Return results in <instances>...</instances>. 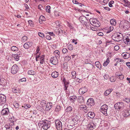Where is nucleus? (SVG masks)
I'll list each match as a JSON object with an SVG mask.
<instances>
[{"mask_svg": "<svg viewBox=\"0 0 130 130\" xmlns=\"http://www.w3.org/2000/svg\"><path fill=\"white\" fill-rule=\"evenodd\" d=\"M62 51L64 54H67L68 53V50L66 48H63Z\"/></svg>", "mask_w": 130, "mask_h": 130, "instance_id": "864d4df0", "label": "nucleus"}, {"mask_svg": "<svg viewBox=\"0 0 130 130\" xmlns=\"http://www.w3.org/2000/svg\"><path fill=\"white\" fill-rule=\"evenodd\" d=\"M114 48L116 51H117L119 48V46L118 45H116L114 47Z\"/></svg>", "mask_w": 130, "mask_h": 130, "instance_id": "052dcab7", "label": "nucleus"}, {"mask_svg": "<svg viewBox=\"0 0 130 130\" xmlns=\"http://www.w3.org/2000/svg\"><path fill=\"white\" fill-rule=\"evenodd\" d=\"M26 79L25 78H23L20 79L19 80V82H23L26 81Z\"/></svg>", "mask_w": 130, "mask_h": 130, "instance_id": "680f3d73", "label": "nucleus"}, {"mask_svg": "<svg viewBox=\"0 0 130 130\" xmlns=\"http://www.w3.org/2000/svg\"><path fill=\"white\" fill-rule=\"evenodd\" d=\"M68 48L70 50H73V47L72 45L70 44L68 46Z\"/></svg>", "mask_w": 130, "mask_h": 130, "instance_id": "3c124183", "label": "nucleus"}, {"mask_svg": "<svg viewBox=\"0 0 130 130\" xmlns=\"http://www.w3.org/2000/svg\"><path fill=\"white\" fill-rule=\"evenodd\" d=\"M71 56H67L65 57L64 59L66 61H69L71 59Z\"/></svg>", "mask_w": 130, "mask_h": 130, "instance_id": "ea45409f", "label": "nucleus"}, {"mask_svg": "<svg viewBox=\"0 0 130 130\" xmlns=\"http://www.w3.org/2000/svg\"><path fill=\"white\" fill-rule=\"evenodd\" d=\"M112 90L113 89H112L106 90L104 92V95L105 96L108 95Z\"/></svg>", "mask_w": 130, "mask_h": 130, "instance_id": "c85d7f7f", "label": "nucleus"}, {"mask_svg": "<svg viewBox=\"0 0 130 130\" xmlns=\"http://www.w3.org/2000/svg\"><path fill=\"white\" fill-rule=\"evenodd\" d=\"M95 64L96 66L99 69H101L102 68L101 66L99 61H96L95 62Z\"/></svg>", "mask_w": 130, "mask_h": 130, "instance_id": "2f4dec72", "label": "nucleus"}, {"mask_svg": "<svg viewBox=\"0 0 130 130\" xmlns=\"http://www.w3.org/2000/svg\"><path fill=\"white\" fill-rule=\"evenodd\" d=\"M71 74L72 76V78H75L76 75V73L75 71H73L72 72Z\"/></svg>", "mask_w": 130, "mask_h": 130, "instance_id": "49530a36", "label": "nucleus"}, {"mask_svg": "<svg viewBox=\"0 0 130 130\" xmlns=\"http://www.w3.org/2000/svg\"><path fill=\"white\" fill-rule=\"evenodd\" d=\"M46 104V102L45 100H41L40 102V104L42 107H43L45 106V105Z\"/></svg>", "mask_w": 130, "mask_h": 130, "instance_id": "7c9ffc66", "label": "nucleus"}, {"mask_svg": "<svg viewBox=\"0 0 130 130\" xmlns=\"http://www.w3.org/2000/svg\"><path fill=\"white\" fill-rule=\"evenodd\" d=\"M39 36L42 38H43L44 37V34L42 33L41 32H39L38 33Z\"/></svg>", "mask_w": 130, "mask_h": 130, "instance_id": "4d7b16f0", "label": "nucleus"}, {"mask_svg": "<svg viewBox=\"0 0 130 130\" xmlns=\"http://www.w3.org/2000/svg\"><path fill=\"white\" fill-rule=\"evenodd\" d=\"M124 104L122 102H118L115 105V107L117 109H122L124 107Z\"/></svg>", "mask_w": 130, "mask_h": 130, "instance_id": "423d86ee", "label": "nucleus"}, {"mask_svg": "<svg viewBox=\"0 0 130 130\" xmlns=\"http://www.w3.org/2000/svg\"><path fill=\"white\" fill-rule=\"evenodd\" d=\"M97 34L98 35L100 36H102L103 35V34L101 32L97 33Z\"/></svg>", "mask_w": 130, "mask_h": 130, "instance_id": "0e129e2a", "label": "nucleus"}, {"mask_svg": "<svg viewBox=\"0 0 130 130\" xmlns=\"http://www.w3.org/2000/svg\"><path fill=\"white\" fill-rule=\"evenodd\" d=\"M122 36V35L116 34L113 35L111 37L112 39L115 41H120Z\"/></svg>", "mask_w": 130, "mask_h": 130, "instance_id": "20e7f679", "label": "nucleus"}, {"mask_svg": "<svg viewBox=\"0 0 130 130\" xmlns=\"http://www.w3.org/2000/svg\"><path fill=\"white\" fill-rule=\"evenodd\" d=\"M110 80L111 82H115L116 80V79L115 77L112 76L110 78Z\"/></svg>", "mask_w": 130, "mask_h": 130, "instance_id": "58836bf2", "label": "nucleus"}, {"mask_svg": "<svg viewBox=\"0 0 130 130\" xmlns=\"http://www.w3.org/2000/svg\"><path fill=\"white\" fill-rule=\"evenodd\" d=\"M122 56L124 58L127 59L130 56V55L128 53H123L122 54Z\"/></svg>", "mask_w": 130, "mask_h": 130, "instance_id": "4be33fe9", "label": "nucleus"}, {"mask_svg": "<svg viewBox=\"0 0 130 130\" xmlns=\"http://www.w3.org/2000/svg\"><path fill=\"white\" fill-rule=\"evenodd\" d=\"M87 91V88L85 87L80 89L79 90V92L80 94H83L86 92Z\"/></svg>", "mask_w": 130, "mask_h": 130, "instance_id": "6ab92c4d", "label": "nucleus"}, {"mask_svg": "<svg viewBox=\"0 0 130 130\" xmlns=\"http://www.w3.org/2000/svg\"><path fill=\"white\" fill-rule=\"evenodd\" d=\"M104 79L106 80L108 79L109 77L108 75L106 74H105L104 75Z\"/></svg>", "mask_w": 130, "mask_h": 130, "instance_id": "13d9d810", "label": "nucleus"}, {"mask_svg": "<svg viewBox=\"0 0 130 130\" xmlns=\"http://www.w3.org/2000/svg\"><path fill=\"white\" fill-rule=\"evenodd\" d=\"M72 109V108L70 106L68 107L66 110L65 114L66 115L68 116V117H69L70 115L69 114L70 113Z\"/></svg>", "mask_w": 130, "mask_h": 130, "instance_id": "2eb2a0df", "label": "nucleus"}, {"mask_svg": "<svg viewBox=\"0 0 130 130\" xmlns=\"http://www.w3.org/2000/svg\"><path fill=\"white\" fill-rule=\"evenodd\" d=\"M123 116L125 117H127L130 115V109H127L125 110H124L123 113Z\"/></svg>", "mask_w": 130, "mask_h": 130, "instance_id": "a211bd4d", "label": "nucleus"}, {"mask_svg": "<svg viewBox=\"0 0 130 130\" xmlns=\"http://www.w3.org/2000/svg\"><path fill=\"white\" fill-rule=\"evenodd\" d=\"M11 50L13 51H17L18 50V49L16 46H13L11 47Z\"/></svg>", "mask_w": 130, "mask_h": 130, "instance_id": "e433bc0d", "label": "nucleus"}, {"mask_svg": "<svg viewBox=\"0 0 130 130\" xmlns=\"http://www.w3.org/2000/svg\"><path fill=\"white\" fill-rule=\"evenodd\" d=\"M69 98L71 101L73 102H74L77 99V97L75 96H70Z\"/></svg>", "mask_w": 130, "mask_h": 130, "instance_id": "b1692460", "label": "nucleus"}, {"mask_svg": "<svg viewBox=\"0 0 130 130\" xmlns=\"http://www.w3.org/2000/svg\"><path fill=\"white\" fill-rule=\"evenodd\" d=\"M77 99L78 102L80 103H83L84 101L83 97L81 96H79Z\"/></svg>", "mask_w": 130, "mask_h": 130, "instance_id": "5701e85b", "label": "nucleus"}, {"mask_svg": "<svg viewBox=\"0 0 130 130\" xmlns=\"http://www.w3.org/2000/svg\"><path fill=\"white\" fill-rule=\"evenodd\" d=\"M50 62L53 64L56 65L58 63V60L56 57H52L50 59Z\"/></svg>", "mask_w": 130, "mask_h": 130, "instance_id": "9d476101", "label": "nucleus"}, {"mask_svg": "<svg viewBox=\"0 0 130 130\" xmlns=\"http://www.w3.org/2000/svg\"><path fill=\"white\" fill-rule=\"evenodd\" d=\"M40 50V49L39 47V46H37V47L36 49V54H37L38 53H39V52Z\"/></svg>", "mask_w": 130, "mask_h": 130, "instance_id": "e2e57ef3", "label": "nucleus"}, {"mask_svg": "<svg viewBox=\"0 0 130 130\" xmlns=\"http://www.w3.org/2000/svg\"><path fill=\"white\" fill-rule=\"evenodd\" d=\"M56 126L58 130H61L62 129V123L59 120H57L55 121Z\"/></svg>", "mask_w": 130, "mask_h": 130, "instance_id": "0eeeda50", "label": "nucleus"}, {"mask_svg": "<svg viewBox=\"0 0 130 130\" xmlns=\"http://www.w3.org/2000/svg\"><path fill=\"white\" fill-rule=\"evenodd\" d=\"M121 61L122 60L118 58H116L115 59V62L117 63H119L120 62H122Z\"/></svg>", "mask_w": 130, "mask_h": 130, "instance_id": "8fccbe9b", "label": "nucleus"}, {"mask_svg": "<svg viewBox=\"0 0 130 130\" xmlns=\"http://www.w3.org/2000/svg\"><path fill=\"white\" fill-rule=\"evenodd\" d=\"M12 57H13L16 61H18L19 59V56L17 54H13Z\"/></svg>", "mask_w": 130, "mask_h": 130, "instance_id": "f704fd0d", "label": "nucleus"}, {"mask_svg": "<svg viewBox=\"0 0 130 130\" xmlns=\"http://www.w3.org/2000/svg\"><path fill=\"white\" fill-rule=\"evenodd\" d=\"M107 106L106 105H104L101 107V111L105 115L107 116Z\"/></svg>", "mask_w": 130, "mask_h": 130, "instance_id": "39448f33", "label": "nucleus"}, {"mask_svg": "<svg viewBox=\"0 0 130 130\" xmlns=\"http://www.w3.org/2000/svg\"><path fill=\"white\" fill-rule=\"evenodd\" d=\"M79 19L81 23L85 25H86L89 22L88 20L84 16H82L80 17Z\"/></svg>", "mask_w": 130, "mask_h": 130, "instance_id": "7ed1b4c3", "label": "nucleus"}, {"mask_svg": "<svg viewBox=\"0 0 130 130\" xmlns=\"http://www.w3.org/2000/svg\"><path fill=\"white\" fill-rule=\"evenodd\" d=\"M53 106L52 103L51 102L47 103L45 107V110L47 111H49L51 109Z\"/></svg>", "mask_w": 130, "mask_h": 130, "instance_id": "f3484780", "label": "nucleus"}, {"mask_svg": "<svg viewBox=\"0 0 130 130\" xmlns=\"http://www.w3.org/2000/svg\"><path fill=\"white\" fill-rule=\"evenodd\" d=\"M27 37V36H24L22 38V40L23 42H25L26 41Z\"/></svg>", "mask_w": 130, "mask_h": 130, "instance_id": "603ef678", "label": "nucleus"}, {"mask_svg": "<svg viewBox=\"0 0 130 130\" xmlns=\"http://www.w3.org/2000/svg\"><path fill=\"white\" fill-rule=\"evenodd\" d=\"M55 55L56 56L58 57V56H59L60 52L58 51H55L54 53Z\"/></svg>", "mask_w": 130, "mask_h": 130, "instance_id": "a18cd8bd", "label": "nucleus"}, {"mask_svg": "<svg viewBox=\"0 0 130 130\" xmlns=\"http://www.w3.org/2000/svg\"><path fill=\"white\" fill-rule=\"evenodd\" d=\"M86 104L88 105L93 106L95 104L94 100L92 98H90L87 100Z\"/></svg>", "mask_w": 130, "mask_h": 130, "instance_id": "9b49d317", "label": "nucleus"}, {"mask_svg": "<svg viewBox=\"0 0 130 130\" xmlns=\"http://www.w3.org/2000/svg\"><path fill=\"white\" fill-rule=\"evenodd\" d=\"M9 113L8 108H5L3 109L1 113L2 115L5 116L8 115Z\"/></svg>", "mask_w": 130, "mask_h": 130, "instance_id": "dca6fc26", "label": "nucleus"}, {"mask_svg": "<svg viewBox=\"0 0 130 130\" xmlns=\"http://www.w3.org/2000/svg\"><path fill=\"white\" fill-rule=\"evenodd\" d=\"M6 96L2 94L0 95V102L2 104H4L6 101Z\"/></svg>", "mask_w": 130, "mask_h": 130, "instance_id": "4468645a", "label": "nucleus"}, {"mask_svg": "<svg viewBox=\"0 0 130 130\" xmlns=\"http://www.w3.org/2000/svg\"><path fill=\"white\" fill-rule=\"evenodd\" d=\"M128 24L125 21H124V23L123 24V27H125L126 28H127L128 26H127V25Z\"/></svg>", "mask_w": 130, "mask_h": 130, "instance_id": "c03bdc74", "label": "nucleus"}, {"mask_svg": "<svg viewBox=\"0 0 130 130\" xmlns=\"http://www.w3.org/2000/svg\"><path fill=\"white\" fill-rule=\"evenodd\" d=\"M95 114L93 112H89L88 113V116L90 118H93L95 116Z\"/></svg>", "mask_w": 130, "mask_h": 130, "instance_id": "cd10ccee", "label": "nucleus"}, {"mask_svg": "<svg viewBox=\"0 0 130 130\" xmlns=\"http://www.w3.org/2000/svg\"><path fill=\"white\" fill-rule=\"evenodd\" d=\"M67 26L70 29H72L73 28L72 25L68 22H67Z\"/></svg>", "mask_w": 130, "mask_h": 130, "instance_id": "79ce46f5", "label": "nucleus"}, {"mask_svg": "<svg viewBox=\"0 0 130 130\" xmlns=\"http://www.w3.org/2000/svg\"><path fill=\"white\" fill-rule=\"evenodd\" d=\"M87 107L84 105H81L80 106L79 108L82 111H84V112L86 113L88 111V109Z\"/></svg>", "mask_w": 130, "mask_h": 130, "instance_id": "f8f14e48", "label": "nucleus"}, {"mask_svg": "<svg viewBox=\"0 0 130 130\" xmlns=\"http://www.w3.org/2000/svg\"><path fill=\"white\" fill-rule=\"evenodd\" d=\"M113 29V27L112 26H110L109 27V30H107L106 31V33H108L112 31Z\"/></svg>", "mask_w": 130, "mask_h": 130, "instance_id": "de8ad7c7", "label": "nucleus"}, {"mask_svg": "<svg viewBox=\"0 0 130 130\" xmlns=\"http://www.w3.org/2000/svg\"><path fill=\"white\" fill-rule=\"evenodd\" d=\"M18 66L16 64L13 65L12 67L11 70V73L13 74H16L18 71Z\"/></svg>", "mask_w": 130, "mask_h": 130, "instance_id": "1a4fd4ad", "label": "nucleus"}, {"mask_svg": "<svg viewBox=\"0 0 130 130\" xmlns=\"http://www.w3.org/2000/svg\"><path fill=\"white\" fill-rule=\"evenodd\" d=\"M45 55H42L40 57V63L41 64H43L45 62Z\"/></svg>", "mask_w": 130, "mask_h": 130, "instance_id": "a878e982", "label": "nucleus"}, {"mask_svg": "<svg viewBox=\"0 0 130 130\" xmlns=\"http://www.w3.org/2000/svg\"><path fill=\"white\" fill-rule=\"evenodd\" d=\"M124 78V76L123 74L121 75L120 77L118 78L120 80H122Z\"/></svg>", "mask_w": 130, "mask_h": 130, "instance_id": "774afa93", "label": "nucleus"}, {"mask_svg": "<svg viewBox=\"0 0 130 130\" xmlns=\"http://www.w3.org/2000/svg\"><path fill=\"white\" fill-rule=\"evenodd\" d=\"M123 100L125 101L127 103H128L130 102V99L128 98H124Z\"/></svg>", "mask_w": 130, "mask_h": 130, "instance_id": "6e6d98bb", "label": "nucleus"}, {"mask_svg": "<svg viewBox=\"0 0 130 130\" xmlns=\"http://www.w3.org/2000/svg\"><path fill=\"white\" fill-rule=\"evenodd\" d=\"M9 120L10 122L14 121H15L14 119V118L13 116H12L11 117H10L9 118Z\"/></svg>", "mask_w": 130, "mask_h": 130, "instance_id": "bf43d9fd", "label": "nucleus"}, {"mask_svg": "<svg viewBox=\"0 0 130 130\" xmlns=\"http://www.w3.org/2000/svg\"><path fill=\"white\" fill-rule=\"evenodd\" d=\"M39 21L40 23L42 22V21H44L45 20V18L42 15H41L39 18Z\"/></svg>", "mask_w": 130, "mask_h": 130, "instance_id": "c756f323", "label": "nucleus"}, {"mask_svg": "<svg viewBox=\"0 0 130 130\" xmlns=\"http://www.w3.org/2000/svg\"><path fill=\"white\" fill-rule=\"evenodd\" d=\"M85 126L87 127V129L90 130L93 128H94L95 127V126L94 125L93 123L88 124L87 126L85 125Z\"/></svg>", "mask_w": 130, "mask_h": 130, "instance_id": "aec40b11", "label": "nucleus"}, {"mask_svg": "<svg viewBox=\"0 0 130 130\" xmlns=\"http://www.w3.org/2000/svg\"><path fill=\"white\" fill-rule=\"evenodd\" d=\"M28 74L29 75H34L36 73L35 72L32 70H29L28 72Z\"/></svg>", "mask_w": 130, "mask_h": 130, "instance_id": "4c0bfd02", "label": "nucleus"}, {"mask_svg": "<svg viewBox=\"0 0 130 130\" xmlns=\"http://www.w3.org/2000/svg\"><path fill=\"white\" fill-rule=\"evenodd\" d=\"M32 45V42H28L24 44L23 47L27 49L31 47Z\"/></svg>", "mask_w": 130, "mask_h": 130, "instance_id": "ddd939ff", "label": "nucleus"}, {"mask_svg": "<svg viewBox=\"0 0 130 130\" xmlns=\"http://www.w3.org/2000/svg\"><path fill=\"white\" fill-rule=\"evenodd\" d=\"M12 91L13 92L15 93H20L21 92L20 90L16 87L13 88L12 89Z\"/></svg>", "mask_w": 130, "mask_h": 130, "instance_id": "412c9836", "label": "nucleus"}, {"mask_svg": "<svg viewBox=\"0 0 130 130\" xmlns=\"http://www.w3.org/2000/svg\"><path fill=\"white\" fill-rule=\"evenodd\" d=\"M6 130H12V127L9 125V124H7L5 126Z\"/></svg>", "mask_w": 130, "mask_h": 130, "instance_id": "473e14b6", "label": "nucleus"}, {"mask_svg": "<svg viewBox=\"0 0 130 130\" xmlns=\"http://www.w3.org/2000/svg\"><path fill=\"white\" fill-rule=\"evenodd\" d=\"M124 42L126 44H130V34L125 35L123 37Z\"/></svg>", "mask_w": 130, "mask_h": 130, "instance_id": "f03ea898", "label": "nucleus"}, {"mask_svg": "<svg viewBox=\"0 0 130 130\" xmlns=\"http://www.w3.org/2000/svg\"><path fill=\"white\" fill-rule=\"evenodd\" d=\"M91 24L93 26L96 27H98L100 26V22H99L95 19H93L90 22Z\"/></svg>", "mask_w": 130, "mask_h": 130, "instance_id": "6e6552de", "label": "nucleus"}, {"mask_svg": "<svg viewBox=\"0 0 130 130\" xmlns=\"http://www.w3.org/2000/svg\"><path fill=\"white\" fill-rule=\"evenodd\" d=\"M78 119L76 118V117L75 118H74L71 121V124H73L75 125V124L77 123L78 121Z\"/></svg>", "mask_w": 130, "mask_h": 130, "instance_id": "bb28decb", "label": "nucleus"}, {"mask_svg": "<svg viewBox=\"0 0 130 130\" xmlns=\"http://www.w3.org/2000/svg\"><path fill=\"white\" fill-rule=\"evenodd\" d=\"M71 124H69L67 125V127L68 128H69L70 129H72L73 128V126H74V125L73 124H71Z\"/></svg>", "mask_w": 130, "mask_h": 130, "instance_id": "a19ab883", "label": "nucleus"}, {"mask_svg": "<svg viewBox=\"0 0 130 130\" xmlns=\"http://www.w3.org/2000/svg\"><path fill=\"white\" fill-rule=\"evenodd\" d=\"M73 3L75 4H79L80 5L81 4V3H79L78 2H77L76 0H73Z\"/></svg>", "mask_w": 130, "mask_h": 130, "instance_id": "338daca9", "label": "nucleus"}, {"mask_svg": "<svg viewBox=\"0 0 130 130\" xmlns=\"http://www.w3.org/2000/svg\"><path fill=\"white\" fill-rule=\"evenodd\" d=\"M110 62V60L109 58H107L106 60V61L103 63V65L104 67L106 66L108 63Z\"/></svg>", "mask_w": 130, "mask_h": 130, "instance_id": "c9c22d12", "label": "nucleus"}, {"mask_svg": "<svg viewBox=\"0 0 130 130\" xmlns=\"http://www.w3.org/2000/svg\"><path fill=\"white\" fill-rule=\"evenodd\" d=\"M28 22L31 26H32L33 25V22L30 20H29L28 21Z\"/></svg>", "mask_w": 130, "mask_h": 130, "instance_id": "69168bd1", "label": "nucleus"}, {"mask_svg": "<svg viewBox=\"0 0 130 130\" xmlns=\"http://www.w3.org/2000/svg\"><path fill=\"white\" fill-rule=\"evenodd\" d=\"M58 75L59 73L56 71L54 72L51 74V76L55 78H57Z\"/></svg>", "mask_w": 130, "mask_h": 130, "instance_id": "393cba45", "label": "nucleus"}, {"mask_svg": "<svg viewBox=\"0 0 130 130\" xmlns=\"http://www.w3.org/2000/svg\"><path fill=\"white\" fill-rule=\"evenodd\" d=\"M110 23L112 25H115L116 24V21L114 19H112L110 21Z\"/></svg>", "mask_w": 130, "mask_h": 130, "instance_id": "72a5a7b5", "label": "nucleus"}, {"mask_svg": "<svg viewBox=\"0 0 130 130\" xmlns=\"http://www.w3.org/2000/svg\"><path fill=\"white\" fill-rule=\"evenodd\" d=\"M122 74V73L120 72H117L116 73L115 75L118 78Z\"/></svg>", "mask_w": 130, "mask_h": 130, "instance_id": "09e8293b", "label": "nucleus"}, {"mask_svg": "<svg viewBox=\"0 0 130 130\" xmlns=\"http://www.w3.org/2000/svg\"><path fill=\"white\" fill-rule=\"evenodd\" d=\"M22 107H24L26 109H27L28 108L30 107V105H28L26 104H24V106H22Z\"/></svg>", "mask_w": 130, "mask_h": 130, "instance_id": "5fc2aeb1", "label": "nucleus"}, {"mask_svg": "<svg viewBox=\"0 0 130 130\" xmlns=\"http://www.w3.org/2000/svg\"><path fill=\"white\" fill-rule=\"evenodd\" d=\"M50 7L49 6H47L46 7V11L50 13Z\"/></svg>", "mask_w": 130, "mask_h": 130, "instance_id": "37998d69", "label": "nucleus"}, {"mask_svg": "<svg viewBox=\"0 0 130 130\" xmlns=\"http://www.w3.org/2000/svg\"><path fill=\"white\" fill-rule=\"evenodd\" d=\"M40 123L42 125V128L44 129H47L50 126V121L47 120H44L40 121Z\"/></svg>", "mask_w": 130, "mask_h": 130, "instance_id": "f257e3e1", "label": "nucleus"}]
</instances>
